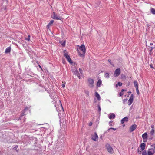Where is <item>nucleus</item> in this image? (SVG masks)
Here are the masks:
<instances>
[{"instance_id": "nucleus-1", "label": "nucleus", "mask_w": 155, "mask_h": 155, "mask_svg": "<svg viewBox=\"0 0 155 155\" xmlns=\"http://www.w3.org/2000/svg\"><path fill=\"white\" fill-rule=\"evenodd\" d=\"M78 46L79 47L78 49L80 50L81 51H82V53H81L79 51L78 49L77 50L79 55L81 57H84L86 51V48L85 45L84 44H82L80 46L78 45Z\"/></svg>"}, {"instance_id": "nucleus-2", "label": "nucleus", "mask_w": 155, "mask_h": 155, "mask_svg": "<svg viewBox=\"0 0 155 155\" xmlns=\"http://www.w3.org/2000/svg\"><path fill=\"white\" fill-rule=\"evenodd\" d=\"M153 148H150L148 149L147 155H153L155 153V144L151 146Z\"/></svg>"}, {"instance_id": "nucleus-3", "label": "nucleus", "mask_w": 155, "mask_h": 155, "mask_svg": "<svg viewBox=\"0 0 155 155\" xmlns=\"http://www.w3.org/2000/svg\"><path fill=\"white\" fill-rule=\"evenodd\" d=\"M51 17L52 18L56 20H61V18L60 16L56 14L54 12H53Z\"/></svg>"}, {"instance_id": "nucleus-4", "label": "nucleus", "mask_w": 155, "mask_h": 155, "mask_svg": "<svg viewBox=\"0 0 155 155\" xmlns=\"http://www.w3.org/2000/svg\"><path fill=\"white\" fill-rule=\"evenodd\" d=\"M92 139L94 141H97L98 139V136L96 132H95L94 134H92L91 135Z\"/></svg>"}, {"instance_id": "nucleus-5", "label": "nucleus", "mask_w": 155, "mask_h": 155, "mask_svg": "<svg viewBox=\"0 0 155 155\" xmlns=\"http://www.w3.org/2000/svg\"><path fill=\"white\" fill-rule=\"evenodd\" d=\"M134 98V95L133 94L130 96V99L128 101V104L129 106L133 102Z\"/></svg>"}, {"instance_id": "nucleus-6", "label": "nucleus", "mask_w": 155, "mask_h": 155, "mask_svg": "<svg viewBox=\"0 0 155 155\" xmlns=\"http://www.w3.org/2000/svg\"><path fill=\"white\" fill-rule=\"evenodd\" d=\"M120 68L116 69L114 71V76L115 77H117L119 76L120 74Z\"/></svg>"}, {"instance_id": "nucleus-7", "label": "nucleus", "mask_w": 155, "mask_h": 155, "mask_svg": "<svg viewBox=\"0 0 155 155\" xmlns=\"http://www.w3.org/2000/svg\"><path fill=\"white\" fill-rule=\"evenodd\" d=\"M88 82L89 83V86L91 87H93L94 86L93 84L94 81L93 79L90 78L88 79Z\"/></svg>"}, {"instance_id": "nucleus-8", "label": "nucleus", "mask_w": 155, "mask_h": 155, "mask_svg": "<svg viewBox=\"0 0 155 155\" xmlns=\"http://www.w3.org/2000/svg\"><path fill=\"white\" fill-rule=\"evenodd\" d=\"M142 137L143 139V142H146L147 141V134L145 132L142 135Z\"/></svg>"}, {"instance_id": "nucleus-9", "label": "nucleus", "mask_w": 155, "mask_h": 155, "mask_svg": "<svg viewBox=\"0 0 155 155\" xmlns=\"http://www.w3.org/2000/svg\"><path fill=\"white\" fill-rule=\"evenodd\" d=\"M64 55L67 61L70 63H72V61L71 59L70 56L67 53L64 54Z\"/></svg>"}, {"instance_id": "nucleus-10", "label": "nucleus", "mask_w": 155, "mask_h": 155, "mask_svg": "<svg viewBox=\"0 0 155 155\" xmlns=\"http://www.w3.org/2000/svg\"><path fill=\"white\" fill-rule=\"evenodd\" d=\"M137 127V125L134 124L132 125L130 128V132L133 131Z\"/></svg>"}, {"instance_id": "nucleus-11", "label": "nucleus", "mask_w": 155, "mask_h": 155, "mask_svg": "<svg viewBox=\"0 0 155 155\" xmlns=\"http://www.w3.org/2000/svg\"><path fill=\"white\" fill-rule=\"evenodd\" d=\"M73 74L76 75H77L79 79H81V77L80 75V74H79V73L78 72V70L77 69H75L74 71H73Z\"/></svg>"}, {"instance_id": "nucleus-12", "label": "nucleus", "mask_w": 155, "mask_h": 155, "mask_svg": "<svg viewBox=\"0 0 155 155\" xmlns=\"http://www.w3.org/2000/svg\"><path fill=\"white\" fill-rule=\"evenodd\" d=\"M28 110V107H26L25 108V109L24 110V111L21 114V116L19 117L18 120H21V119L23 118L22 117L24 115V113L25 112V111Z\"/></svg>"}, {"instance_id": "nucleus-13", "label": "nucleus", "mask_w": 155, "mask_h": 155, "mask_svg": "<svg viewBox=\"0 0 155 155\" xmlns=\"http://www.w3.org/2000/svg\"><path fill=\"white\" fill-rule=\"evenodd\" d=\"M108 117L110 119H113L115 118V114L113 113H111L108 115Z\"/></svg>"}, {"instance_id": "nucleus-14", "label": "nucleus", "mask_w": 155, "mask_h": 155, "mask_svg": "<svg viewBox=\"0 0 155 155\" xmlns=\"http://www.w3.org/2000/svg\"><path fill=\"white\" fill-rule=\"evenodd\" d=\"M107 149L108 151L111 153H113V149L112 148L110 147V145H108L107 147Z\"/></svg>"}, {"instance_id": "nucleus-15", "label": "nucleus", "mask_w": 155, "mask_h": 155, "mask_svg": "<svg viewBox=\"0 0 155 155\" xmlns=\"http://www.w3.org/2000/svg\"><path fill=\"white\" fill-rule=\"evenodd\" d=\"M128 120V118L127 117H125L122 119L121 120V123L122 124H123L125 122H127Z\"/></svg>"}, {"instance_id": "nucleus-16", "label": "nucleus", "mask_w": 155, "mask_h": 155, "mask_svg": "<svg viewBox=\"0 0 155 155\" xmlns=\"http://www.w3.org/2000/svg\"><path fill=\"white\" fill-rule=\"evenodd\" d=\"M146 144L145 143H142L140 145V147L142 151L144 150L145 149Z\"/></svg>"}, {"instance_id": "nucleus-17", "label": "nucleus", "mask_w": 155, "mask_h": 155, "mask_svg": "<svg viewBox=\"0 0 155 155\" xmlns=\"http://www.w3.org/2000/svg\"><path fill=\"white\" fill-rule=\"evenodd\" d=\"M95 96L98 101L101 100V97L99 94L97 92H95Z\"/></svg>"}, {"instance_id": "nucleus-18", "label": "nucleus", "mask_w": 155, "mask_h": 155, "mask_svg": "<svg viewBox=\"0 0 155 155\" xmlns=\"http://www.w3.org/2000/svg\"><path fill=\"white\" fill-rule=\"evenodd\" d=\"M11 48L10 47L7 48L5 51V52L6 53H10L11 51Z\"/></svg>"}, {"instance_id": "nucleus-19", "label": "nucleus", "mask_w": 155, "mask_h": 155, "mask_svg": "<svg viewBox=\"0 0 155 155\" xmlns=\"http://www.w3.org/2000/svg\"><path fill=\"white\" fill-rule=\"evenodd\" d=\"M102 84V81L101 79L98 80V82L97 84V86L98 87L101 86V84Z\"/></svg>"}, {"instance_id": "nucleus-20", "label": "nucleus", "mask_w": 155, "mask_h": 155, "mask_svg": "<svg viewBox=\"0 0 155 155\" xmlns=\"http://www.w3.org/2000/svg\"><path fill=\"white\" fill-rule=\"evenodd\" d=\"M54 22V21L53 20H51L49 24L47 25V28H49V27H50L53 23Z\"/></svg>"}, {"instance_id": "nucleus-21", "label": "nucleus", "mask_w": 155, "mask_h": 155, "mask_svg": "<svg viewBox=\"0 0 155 155\" xmlns=\"http://www.w3.org/2000/svg\"><path fill=\"white\" fill-rule=\"evenodd\" d=\"M134 87L136 88H138V83L137 81L136 80L134 81Z\"/></svg>"}, {"instance_id": "nucleus-22", "label": "nucleus", "mask_w": 155, "mask_h": 155, "mask_svg": "<svg viewBox=\"0 0 155 155\" xmlns=\"http://www.w3.org/2000/svg\"><path fill=\"white\" fill-rule=\"evenodd\" d=\"M61 44L62 46L64 47L65 46V43H66V41L64 40V41H60L59 42Z\"/></svg>"}, {"instance_id": "nucleus-23", "label": "nucleus", "mask_w": 155, "mask_h": 155, "mask_svg": "<svg viewBox=\"0 0 155 155\" xmlns=\"http://www.w3.org/2000/svg\"><path fill=\"white\" fill-rule=\"evenodd\" d=\"M151 12L153 14L155 15V9L153 8H151L150 9Z\"/></svg>"}, {"instance_id": "nucleus-24", "label": "nucleus", "mask_w": 155, "mask_h": 155, "mask_svg": "<svg viewBox=\"0 0 155 155\" xmlns=\"http://www.w3.org/2000/svg\"><path fill=\"white\" fill-rule=\"evenodd\" d=\"M122 85V83H121L120 82H118L117 83V84H116V87H117L118 85L120 86H121Z\"/></svg>"}, {"instance_id": "nucleus-25", "label": "nucleus", "mask_w": 155, "mask_h": 155, "mask_svg": "<svg viewBox=\"0 0 155 155\" xmlns=\"http://www.w3.org/2000/svg\"><path fill=\"white\" fill-rule=\"evenodd\" d=\"M154 131H155L154 129H152L150 133L151 135L152 136L153 135L154 133Z\"/></svg>"}, {"instance_id": "nucleus-26", "label": "nucleus", "mask_w": 155, "mask_h": 155, "mask_svg": "<svg viewBox=\"0 0 155 155\" xmlns=\"http://www.w3.org/2000/svg\"><path fill=\"white\" fill-rule=\"evenodd\" d=\"M30 35H28V38L25 37V39L28 41H29L30 40Z\"/></svg>"}, {"instance_id": "nucleus-27", "label": "nucleus", "mask_w": 155, "mask_h": 155, "mask_svg": "<svg viewBox=\"0 0 155 155\" xmlns=\"http://www.w3.org/2000/svg\"><path fill=\"white\" fill-rule=\"evenodd\" d=\"M105 77L106 78H108L109 77V74L108 73H106L105 74Z\"/></svg>"}, {"instance_id": "nucleus-28", "label": "nucleus", "mask_w": 155, "mask_h": 155, "mask_svg": "<svg viewBox=\"0 0 155 155\" xmlns=\"http://www.w3.org/2000/svg\"><path fill=\"white\" fill-rule=\"evenodd\" d=\"M142 155H147V151L146 150L143 151V152L142 153Z\"/></svg>"}, {"instance_id": "nucleus-29", "label": "nucleus", "mask_w": 155, "mask_h": 155, "mask_svg": "<svg viewBox=\"0 0 155 155\" xmlns=\"http://www.w3.org/2000/svg\"><path fill=\"white\" fill-rule=\"evenodd\" d=\"M12 148L13 149L16 150L18 148V146L17 145H15L14 147L13 146Z\"/></svg>"}, {"instance_id": "nucleus-30", "label": "nucleus", "mask_w": 155, "mask_h": 155, "mask_svg": "<svg viewBox=\"0 0 155 155\" xmlns=\"http://www.w3.org/2000/svg\"><path fill=\"white\" fill-rule=\"evenodd\" d=\"M79 72H80V73H81V75L83 74V71H82V70L81 68H79Z\"/></svg>"}, {"instance_id": "nucleus-31", "label": "nucleus", "mask_w": 155, "mask_h": 155, "mask_svg": "<svg viewBox=\"0 0 155 155\" xmlns=\"http://www.w3.org/2000/svg\"><path fill=\"white\" fill-rule=\"evenodd\" d=\"M98 110L99 112H100L101 111V107L99 105H98Z\"/></svg>"}, {"instance_id": "nucleus-32", "label": "nucleus", "mask_w": 155, "mask_h": 155, "mask_svg": "<svg viewBox=\"0 0 155 155\" xmlns=\"http://www.w3.org/2000/svg\"><path fill=\"white\" fill-rule=\"evenodd\" d=\"M108 61L110 63V64H111V65H112V66H114V64L113 63L111 62V60H110V59H109L108 60Z\"/></svg>"}, {"instance_id": "nucleus-33", "label": "nucleus", "mask_w": 155, "mask_h": 155, "mask_svg": "<svg viewBox=\"0 0 155 155\" xmlns=\"http://www.w3.org/2000/svg\"><path fill=\"white\" fill-rule=\"evenodd\" d=\"M85 93L87 96L89 95V91H85Z\"/></svg>"}, {"instance_id": "nucleus-34", "label": "nucleus", "mask_w": 155, "mask_h": 155, "mask_svg": "<svg viewBox=\"0 0 155 155\" xmlns=\"http://www.w3.org/2000/svg\"><path fill=\"white\" fill-rule=\"evenodd\" d=\"M136 88V90L137 94H139V90H138V87Z\"/></svg>"}, {"instance_id": "nucleus-35", "label": "nucleus", "mask_w": 155, "mask_h": 155, "mask_svg": "<svg viewBox=\"0 0 155 155\" xmlns=\"http://www.w3.org/2000/svg\"><path fill=\"white\" fill-rule=\"evenodd\" d=\"M153 136H152L151 135V136H150V137H149V140H151L152 138H153V137H152Z\"/></svg>"}, {"instance_id": "nucleus-36", "label": "nucleus", "mask_w": 155, "mask_h": 155, "mask_svg": "<svg viewBox=\"0 0 155 155\" xmlns=\"http://www.w3.org/2000/svg\"><path fill=\"white\" fill-rule=\"evenodd\" d=\"M123 95V94L121 92H120L119 93V95L120 96H121Z\"/></svg>"}, {"instance_id": "nucleus-37", "label": "nucleus", "mask_w": 155, "mask_h": 155, "mask_svg": "<svg viewBox=\"0 0 155 155\" xmlns=\"http://www.w3.org/2000/svg\"><path fill=\"white\" fill-rule=\"evenodd\" d=\"M138 153L140 154L141 153V151H140L139 149H138Z\"/></svg>"}, {"instance_id": "nucleus-38", "label": "nucleus", "mask_w": 155, "mask_h": 155, "mask_svg": "<svg viewBox=\"0 0 155 155\" xmlns=\"http://www.w3.org/2000/svg\"><path fill=\"white\" fill-rule=\"evenodd\" d=\"M151 128H152V129H154V125H151Z\"/></svg>"}, {"instance_id": "nucleus-39", "label": "nucleus", "mask_w": 155, "mask_h": 155, "mask_svg": "<svg viewBox=\"0 0 155 155\" xmlns=\"http://www.w3.org/2000/svg\"><path fill=\"white\" fill-rule=\"evenodd\" d=\"M92 123L91 122H90L89 124V126H91L92 125Z\"/></svg>"}, {"instance_id": "nucleus-40", "label": "nucleus", "mask_w": 155, "mask_h": 155, "mask_svg": "<svg viewBox=\"0 0 155 155\" xmlns=\"http://www.w3.org/2000/svg\"><path fill=\"white\" fill-rule=\"evenodd\" d=\"M153 48H154L153 47H151L150 48V51H151L153 49Z\"/></svg>"}, {"instance_id": "nucleus-41", "label": "nucleus", "mask_w": 155, "mask_h": 155, "mask_svg": "<svg viewBox=\"0 0 155 155\" xmlns=\"http://www.w3.org/2000/svg\"><path fill=\"white\" fill-rule=\"evenodd\" d=\"M62 87L63 88H64V87H65V84H62Z\"/></svg>"}, {"instance_id": "nucleus-42", "label": "nucleus", "mask_w": 155, "mask_h": 155, "mask_svg": "<svg viewBox=\"0 0 155 155\" xmlns=\"http://www.w3.org/2000/svg\"><path fill=\"white\" fill-rule=\"evenodd\" d=\"M113 129H114V128H109V129H108V130H111V129H113Z\"/></svg>"}, {"instance_id": "nucleus-43", "label": "nucleus", "mask_w": 155, "mask_h": 155, "mask_svg": "<svg viewBox=\"0 0 155 155\" xmlns=\"http://www.w3.org/2000/svg\"><path fill=\"white\" fill-rule=\"evenodd\" d=\"M39 67L41 69V70H42V68H41V66L40 65H39Z\"/></svg>"}, {"instance_id": "nucleus-44", "label": "nucleus", "mask_w": 155, "mask_h": 155, "mask_svg": "<svg viewBox=\"0 0 155 155\" xmlns=\"http://www.w3.org/2000/svg\"><path fill=\"white\" fill-rule=\"evenodd\" d=\"M112 122V121H109V123L110 124V123H111Z\"/></svg>"}, {"instance_id": "nucleus-45", "label": "nucleus", "mask_w": 155, "mask_h": 155, "mask_svg": "<svg viewBox=\"0 0 155 155\" xmlns=\"http://www.w3.org/2000/svg\"><path fill=\"white\" fill-rule=\"evenodd\" d=\"M60 103L61 104V107H62V108H63V107H62V104H61V102L60 101Z\"/></svg>"}, {"instance_id": "nucleus-46", "label": "nucleus", "mask_w": 155, "mask_h": 155, "mask_svg": "<svg viewBox=\"0 0 155 155\" xmlns=\"http://www.w3.org/2000/svg\"><path fill=\"white\" fill-rule=\"evenodd\" d=\"M153 45V43H150V45Z\"/></svg>"}, {"instance_id": "nucleus-47", "label": "nucleus", "mask_w": 155, "mask_h": 155, "mask_svg": "<svg viewBox=\"0 0 155 155\" xmlns=\"http://www.w3.org/2000/svg\"><path fill=\"white\" fill-rule=\"evenodd\" d=\"M131 92L130 91H129L128 92V93L129 94H130L131 93Z\"/></svg>"}, {"instance_id": "nucleus-48", "label": "nucleus", "mask_w": 155, "mask_h": 155, "mask_svg": "<svg viewBox=\"0 0 155 155\" xmlns=\"http://www.w3.org/2000/svg\"><path fill=\"white\" fill-rule=\"evenodd\" d=\"M124 91V89H122L121 90V91L123 92V91Z\"/></svg>"}, {"instance_id": "nucleus-49", "label": "nucleus", "mask_w": 155, "mask_h": 155, "mask_svg": "<svg viewBox=\"0 0 155 155\" xmlns=\"http://www.w3.org/2000/svg\"><path fill=\"white\" fill-rule=\"evenodd\" d=\"M130 84V82H128V85H129Z\"/></svg>"}, {"instance_id": "nucleus-50", "label": "nucleus", "mask_w": 155, "mask_h": 155, "mask_svg": "<svg viewBox=\"0 0 155 155\" xmlns=\"http://www.w3.org/2000/svg\"><path fill=\"white\" fill-rule=\"evenodd\" d=\"M116 128H114V129H113V130H116Z\"/></svg>"}, {"instance_id": "nucleus-51", "label": "nucleus", "mask_w": 155, "mask_h": 155, "mask_svg": "<svg viewBox=\"0 0 155 155\" xmlns=\"http://www.w3.org/2000/svg\"><path fill=\"white\" fill-rule=\"evenodd\" d=\"M23 122L24 121H25V119H23Z\"/></svg>"}, {"instance_id": "nucleus-52", "label": "nucleus", "mask_w": 155, "mask_h": 155, "mask_svg": "<svg viewBox=\"0 0 155 155\" xmlns=\"http://www.w3.org/2000/svg\"><path fill=\"white\" fill-rule=\"evenodd\" d=\"M126 101L127 100V99H126Z\"/></svg>"}, {"instance_id": "nucleus-53", "label": "nucleus", "mask_w": 155, "mask_h": 155, "mask_svg": "<svg viewBox=\"0 0 155 155\" xmlns=\"http://www.w3.org/2000/svg\"><path fill=\"white\" fill-rule=\"evenodd\" d=\"M110 125L111 126L112 125L110 124Z\"/></svg>"}]
</instances>
